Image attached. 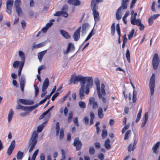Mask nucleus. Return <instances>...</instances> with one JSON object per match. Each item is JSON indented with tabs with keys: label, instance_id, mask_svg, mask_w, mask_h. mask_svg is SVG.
Instances as JSON below:
<instances>
[{
	"label": "nucleus",
	"instance_id": "obj_1",
	"mask_svg": "<svg viewBox=\"0 0 160 160\" xmlns=\"http://www.w3.org/2000/svg\"><path fill=\"white\" fill-rule=\"evenodd\" d=\"M44 123L45 122L39 126L37 127V131L35 130L32 133L28 142V147H30L29 152H31L35 147L38 142L37 138L38 135V132H40L42 131Z\"/></svg>",
	"mask_w": 160,
	"mask_h": 160
},
{
	"label": "nucleus",
	"instance_id": "obj_2",
	"mask_svg": "<svg viewBox=\"0 0 160 160\" xmlns=\"http://www.w3.org/2000/svg\"><path fill=\"white\" fill-rule=\"evenodd\" d=\"M88 77H83L80 75L78 76L72 75L71 76V78L69 81L68 85H71L72 83L75 84L76 83V82H80L81 83V87L83 89V88H85L86 81H88Z\"/></svg>",
	"mask_w": 160,
	"mask_h": 160
},
{
	"label": "nucleus",
	"instance_id": "obj_3",
	"mask_svg": "<svg viewBox=\"0 0 160 160\" xmlns=\"http://www.w3.org/2000/svg\"><path fill=\"white\" fill-rule=\"evenodd\" d=\"M97 86L96 89L98 95L99 99H102L103 103H105L106 102V99L104 97L106 95V92L105 90V86L103 83H102L101 86V92L100 87L99 81L97 80L96 82Z\"/></svg>",
	"mask_w": 160,
	"mask_h": 160
},
{
	"label": "nucleus",
	"instance_id": "obj_4",
	"mask_svg": "<svg viewBox=\"0 0 160 160\" xmlns=\"http://www.w3.org/2000/svg\"><path fill=\"white\" fill-rule=\"evenodd\" d=\"M91 7L92 8V15H93L94 20L95 22H98L100 19L99 16V13L97 11L98 8V5H91Z\"/></svg>",
	"mask_w": 160,
	"mask_h": 160
},
{
	"label": "nucleus",
	"instance_id": "obj_5",
	"mask_svg": "<svg viewBox=\"0 0 160 160\" xmlns=\"http://www.w3.org/2000/svg\"><path fill=\"white\" fill-rule=\"evenodd\" d=\"M155 84V76L154 73H152L150 78L149 86L150 90V93L151 95L153 94Z\"/></svg>",
	"mask_w": 160,
	"mask_h": 160
},
{
	"label": "nucleus",
	"instance_id": "obj_6",
	"mask_svg": "<svg viewBox=\"0 0 160 160\" xmlns=\"http://www.w3.org/2000/svg\"><path fill=\"white\" fill-rule=\"evenodd\" d=\"M159 63V59L158 54L155 53L153 58L152 64L153 68L155 70L157 69Z\"/></svg>",
	"mask_w": 160,
	"mask_h": 160
},
{
	"label": "nucleus",
	"instance_id": "obj_7",
	"mask_svg": "<svg viewBox=\"0 0 160 160\" xmlns=\"http://www.w3.org/2000/svg\"><path fill=\"white\" fill-rule=\"evenodd\" d=\"M93 83V81L92 77H88V81L87 82V84L86 86V90L85 92L86 94L88 95L89 92V89L92 88Z\"/></svg>",
	"mask_w": 160,
	"mask_h": 160
},
{
	"label": "nucleus",
	"instance_id": "obj_8",
	"mask_svg": "<svg viewBox=\"0 0 160 160\" xmlns=\"http://www.w3.org/2000/svg\"><path fill=\"white\" fill-rule=\"evenodd\" d=\"M73 145L76 147L77 150L78 151L81 149L82 143L81 141L79 140L78 137L74 138Z\"/></svg>",
	"mask_w": 160,
	"mask_h": 160
},
{
	"label": "nucleus",
	"instance_id": "obj_9",
	"mask_svg": "<svg viewBox=\"0 0 160 160\" xmlns=\"http://www.w3.org/2000/svg\"><path fill=\"white\" fill-rule=\"evenodd\" d=\"M81 27H80L76 30L73 34V37L74 40L77 41L79 39L80 36Z\"/></svg>",
	"mask_w": 160,
	"mask_h": 160
},
{
	"label": "nucleus",
	"instance_id": "obj_10",
	"mask_svg": "<svg viewBox=\"0 0 160 160\" xmlns=\"http://www.w3.org/2000/svg\"><path fill=\"white\" fill-rule=\"evenodd\" d=\"M74 48L73 44L72 42H70L68 44L67 50L63 51V53L64 55H67L70 51H74Z\"/></svg>",
	"mask_w": 160,
	"mask_h": 160
},
{
	"label": "nucleus",
	"instance_id": "obj_11",
	"mask_svg": "<svg viewBox=\"0 0 160 160\" xmlns=\"http://www.w3.org/2000/svg\"><path fill=\"white\" fill-rule=\"evenodd\" d=\"M15 140H13L12 141L8 149L7 153L8 155L10 156L11 154L15 148Z\"/></svg>",
	"mask_w": 160,
	"mask_h": 160
},
{
	"label": "nucleus",
	"instance_id": "obj_12",
	"mask_svg": "<svg viewBox=\"0 0 160 160\" xmlns=\"http://www.w3.org/2000/svg\"><path fill=\"white\" fill-rule=\"evenodd\" d=\"M89 103L92 106V108L93 109H96L98 107L97 102L95 101V99L93 98L89 99Z\"/></svg>",
	"mask_w": 160,
	"mask_h": 160
},
{
	"label": "nucleus",
	"instance_id": "obj_13",
	"mask_svg": "<svg viewBox=\"0 0 160 160\" xmlns=\"http://www.w3.org/2000/svg\"><path fill=\"white\" fill-rule=\"evenodd\" d=\"M137 143V142L135 140L133 143H131L128 147V151L129 152L133 151L136 148V146Z\"/></svg>",
	"mask_w": 160,
	"mask_h": 160
},
{
	"label": "nucleus",
	"instance_id": "obj_14",
	"mask_svg": "<svg viewBox=\"0 0 160 160\" xmlns=\"http://www.w3.org/2000/svg\"><path fill=\"white\" fill-rule=\"evenodd\" d=\"M19 100L20 103L24 105H32L34 103L33 101L32 100H29L22 99H20Z\"/></svg>",
	"mask_w": 160,
	"mask_h": 160
},
{
	"label": "nucleus",
	"instance_id": "obj_15",
	"mask_svg": "<svg viewBox=\"0 0 160 160\" xmlns=\"http://www.w3.org/2000/svg\"><path fill=\"white\" fill-rule=\"evenodd\" d=\"M159 146L160 148V142H158L152 148V149L153 153L156 154L158 153V152L157 151V150Z\"/></svg>",
	"mask_w": 160,
	"mask_h": 160
},
{
	"label": "nucleus",
	"instance_id": "obj_16",
	"mask_svg": "<svg viewBox=\"0 0 160 160\" xmlns=\"http://www.w3.org/2000/svg\"><path fill=\"white\" fill-rule=\"evenodd\" d=\"M68 2L70 4L74 6H79L81 4L79 0H68Z\"/></svg>",
	"mask_w": 160,
	"mask_h": 160
},
{
	"label": "nucleus",
	"instance_id": "obj_17",
	"mask_svg": "<svg viewBox=\"0 0 160 160\" xmlns=\"http://www.w3.org/2000/svg\"><path fill=\"white\" fill-rule=\"evenodd\" d=\"M49 85V81L48 78H45L43 83L42 88L43 91L46 90L48 88Z\"/></svg>",
	"mask_w": 160,
	"mask_h": 160
},
{
	"label": "nucleus",
	"instance_id": "obj_18",
	"mask_svg": "<svg viewBox=\"0 0 160 160\" xmlns=\"http://www.w3.org/2000/svg\"><path fill=\"white\" fill-rule=\"evenodd\" d=\"M60 33L65 38L69 39L70 38V36L68 32L62 30H60Z\"/></svg>",
	"mask_w": 160,
	"mask_h": 160
},
{
	"label": "nucleus",
	"instance_id": "obj_19",
	"mask_svg": "<svg viewBox=\"0 0 160 160\" xmlns=\"http://www.w3.org/2000/svg\"><path fill=\"white\" fill-rule=\"evenodd\" d=\"M14 114V112L12 109H11L9 111L8 117V121L9 122H10L11 121Z\"/></svg>",
	"mask_w": 160,
	"mask_h": 160
},
{
	"label": "nucleus",
	"instance_id": "obj_20",
	"mask_svg": "<svg viewBox=\"0 0 160 160\" xmlns=\"http://www.w3.org/2000/svg\"><path fill=\"white\" fill-rule=\"evenodd\" d=\"M47 50H45L43 51L39 52L38 54V59L41 62L45 54L46 53Z\"/></svg>",
	"mask_w": 160,
	"mask_h": 160
},
{
	"label": "nucleus",
	"instance_id": "obj_21",
	"mask_svg": "<svg viewBox=\"0 0 160 160\" xmlns=\"http://www.w3.org/2000/svg\"><path fill=\"white\" fill-rule=\"evenodd\" d=\"M98 115L99 118H102L104 116V114L103 113V110L102 108L100 107L98 110Z\"/></svg>",
	"mask_w": 160,
	"mask_h": 160
},
{
	"label": "nucleus",
	"instance_id": "obj_22",
	"mask_svg": "<svg viewBox=\"0 0 160 160\" xmlns=\"http://www.w3.org/2000/svg\"><path fill=\"white\" fill-rule=\"evenodd\" d=\"M18 54L19 56L21 58V63L23 62V63H24L25 57L24 53L22 51H19L18 52Z\"/></svg>",
	"mask_w": 160,
	"mask_h": 160
},
{
	"label": "nucleus",
	"instance_id": "obj_23",
	"mask_svg": "<svg viewBox=\"0 0 160 160\" xmlns=\"http://www.w3.org/2000/svg\"><path fill=\"white\" fill-rule=\"evenodd\" d=\"M110 141L109 139L108 138L105 141L104 146L105 148L107 149H110L111 148V146L110 144Z\"/></svg>",
	"mask_w": 160,
	"mask_h": 160
},
{
	"label": "nucleus",
	"instance_id": "obj_24",
	"mask_svg": "<svg viewBox=\"0 0 160 160\" xmlns=\"http://www.w3.org/2000/svg\"><path fill=\"white\" fill-rule=\"evenodd\" d=\"M148 112H145L144 115V121L143 122H142L141 124V127H143L145 126L146 124L148 118Z\"/></svg>",
	"mask_w": 160,
	"mask_h": 160
},
{
	"label": "nucleus",
	"instance_id": "obj_25",
	"mask_svg": "<svg viewBox=\"0 0 160 160\" xmlns=\"http://www.w3.org/2000/svg\"><path fill=\"white\" fill-rule=\"evenodd\" d=\"M25 80L23 78H22L20 81V86L21 90L22 92L24 91L25 87Z\"/></svg>",
	"mask_w": 160,
	"mask_h": 160
},
{
	"label": "nucleus",
	"instance_id": "obj_26",
	"mask_svg": "<svg viewBox=\"0 0 160 160\" xmlns=\"http://www.w3.org/2000/svg\"><path fill=\"white\" fill-rule=\"evenodd\" d=\"M115 32V23H113L111 27V33L112 36H114Z\"/></svg>",
	"mask_w": 160,
	"mask_h": 160
},
{
	"label": "nucleus",
	"instance_id": "obj_27",
	"mask_svg": "<svg viewBox=\"0 0 160 160\" xmlns=\"http://www.w3.org/2000/svg\"><path fill=\"white\" fill-rule=\"evenodd\" d=\"M126 56L128 62L129 63L130 62V53L128 49H127L126 50Z\"/></svg>",
	"mask_w": 160,
	"mask_h": 160
},
{
	"label": "nucleus",
	"instance_id": "obj_28",
	"mask_svg": "<svg viewBox=\"0 0 160 160\" xmlns=\"http://www.w3.org/2000/svg\"><path fill=\"white\" fill-rule=\"evenodd\" d=\"M84 88H83V89L81 87L80 89L79 95H80V98H81V99H82V98H83L84 96Z\"/></svg>",
	"mask_w": 160,
	"mask_h": 160
},
{
	"label": "nucleus",
	"instance_id": "obj_29",
	"mask_svg": "<svg viewBox=\"0 0 160 160\" xmlns=\"http://www.w3.org/2000/svg\"><path fill=\"white\" fill-rule=\"evenodd\" d=\"M89 24L87 23H83L82 26V32L86 31V29L88 28Z\"/></svg>",
	"mask_w": 160,
	"mask_h": 160
},
{
	"label": "nucleus",
	"instance_id": "obj_30",
	"mask_svg": "<svg viewBox=\"0 0 160 160\" xmlns=\"http://www.w3.org/2000/svg\"><path fill=\"white\" fill-rule=\"evenodd\" d=\"M103 0H92L91 5H98V3L102 2Z\"/></svg>",
	"mask_w": 160,
	"mask_h": 160
},
{
	"label": "nucleus",
	"instance_id": "obj_31",
	"mask_svg": "<svg viewBox=\"0 0 160 160\" xmlns=\"http://www.w3.org/2000/svg\"><path fill=\"white\" fill-rule=\"evenodd\" d=\"M121 10V7H120L117 10L116 13V18L117 20H120L121 18V16L119 14Z\"/></svg>",
	"mask_w": 160,
	"mask_h": 160
},
{
	"label": "nucleus",
	"instance_id": "obj_32",
	"mask_svg": "<svg viewBox=\"0 0 160 160\" xmlns=\"http://www.w3.org/2000/svg\"><path fill=\"white\" fill-rule=\"evenodd\" d=\"M23 152L20 151H19L17 154V157L18 160L22 159L23 157Z\"/></svg>",
	"mask_w": 160,
	"mask_h": 160
},
{
	"label": "nucleus",
	"instance_id": "obj_33",
	"mask_svg": "<svg viewBox=\"0 0 160 160\" xmlns=\"http://www.w3.org/2000/svg\"><path fill=\"white\" fill-rule=\"evenodd\" d=\"M131 133V130H130L127 131L125 133L124 139L125 140H127L129 138V135Z\"/></svg>",
	"mask_w": 160,
	"mask_h": 160
},
{
	"label": "nucleus",
	"instance_id": "obj_34",
	"mask_svg": "<svg viewBox=\"0 0 160 160\" xmlns=\"http://www.w3.org/2000/svg\"><path fill=\"white\" fill-rule=\"evenodd\" d=\"M15 9L18 15H20L22 13V11L20 6L15 7Z\"/></svg>",
	"mask_w": 160,
	"mask_h": 160
},
{
	"label": "nucleus",
	"instance_id": "obj_35",
	"mask_svg": "<svg viewBox=\"0 0 160 160\" xmlns=\"http://www.w3.org/2000/svg\"><path fill=\"white\" fill-rule=\"evenodd\" d=\"M78 105L81 108L84 109L86 107L85 103L83 101H80L78 102Z\"/></svg>",
	"mask_w": 160,
	"mask_h": 160
},
{
	"label": "nucleus",
	"instance_id": "obj_36",
	"mask_svg": "<svg viewBox=\"0 0 160 160\" xmlns=\"http://www.w3.org/2000/svg\"><path fill=\"white\" fill-rule=\"evenodd\" d=\"M24 63H21V65H20L19 69L18 70V75L19 76H20L21 74V71L23 68V67L24 65Z\"/></svg>",
	"mask_w": 160,
	"mask_h": 160
},
{
	"label": "nucleus",
	"instance_id": "obj_37",
	"mask_svg": "<svg viewBox=\"0 0 160 160\" xmlns=\"http://www.w3.org/2000/svg\"><path fill=\"white\" fill-rule=\"evenodd\" d=\"M137 92L134 90L133 92L132 100L133 103H135L137 100Z\"/></svg>",
	"mask_w": 160,
	"mask_h": 160
},
{
	"label": "nucleus",
	"instance_id": "obj_38",
	"mask_svg": "<svg viewBox=\"0 0 160 160\" xmlns=\"http://www.w3.org/2000/svg\"><path fill=\"white\" fill-rule=\"evenodd\" d=\"M64 130L63 128H62L60 129V133L59 138L60 140H62L64 138Z\"/></svg>",
	"mask_w": 160,
	"mask_h": 160
},
{
	"label": "nucleus",
	"instance_id": "obj_39",
	"mask_svg": "<svg viewBox=\"0 0 160 160\" xmlns=\"http://www.w3.org/2000/svg\"><path fill=\"white\" fill-rule=\"evenodd\" d=\"M13 3V0H8L6 2V6L12 7Z\"/></svg>",
	"mask_w": 160,
	"mask_h": 160
},
{
	"label": "nucleus",
	"instance_id": "obj_40",
	"mask_svg": "<svg viewBox=\"0 0 160 160\" xmlns=\"http://www.w3.org/2000/svg\"><path fill=\"white\" fill-rule=\"evenodd\" d=\"M72 112L70 111L69 112L68 114V120L69 123H70L72 121Z\"/></svg>",
	"mask_w": 160,
	"mask_h": 160
},
{
	"label": "nucleus",
	"instance_id": "obj_41",
	"mask_svg": "<svg viewBox=\"0 0 160 160\" xmlns=\"http://www.w3.org/2000/svg\"><path fill=\"white\" fill-rule=\"evenodd\" d=\"M134 30L133 29H132L130 32L129 34L128 35V39L131 40L132 38L134 33Z\"/></svg>",
	"mask_w": 160,
	"mask_h": 160
},
{
	"label": "nucleus",
	"instance_id": "obj_42",
	"mask_svg": "<svg viewBox=\"0 0 160 160\" xmlns=\"http://www.w3.org/2000/svg\"><path fill=\"white\" fill-rule=\"evenodd\" d=\"M50 22L48 23L46 25V27L48 29L52 24L53 22L55 21L54 19H52L50 20Z\"/></svg>",
	"mask_w": 160,
	"mask_h": 160
},
{
	"label": "nucleus",
	"instance_id": "obj_43",
	"mask_svg": "<svg viewBox=\"0 0 160 160\" xmlns=\"http://www.w3.org/2000/svg\"><path fill=\"white\" fill-rule=\"evenodd\" d=\"M38 149L36 150L34 152L33 154L32 155V160H35L38 154Z\"/></svg>",
	"mask_w": 160,
	"mask_h": 160
},
{
	"label": "nucleus",
	"instance_id": "obj_44",
	"mask_svg": "<svg viewBox=\"0 0 160 160\" xmlns=\"http://www.w3.org/2000/svg\"><path fill=\"white\" fill-rule=\"evenodd\" d=\"M107 136V132L106 129H103L102 130V137L103 139L105 138Z\"/></svg>",
	"mask_w": 160,
	"mask_h": 160
},
{
	"label": "nucleus",
	"instance_id": "obj_45",
	"mask_svg": "<svg viewBox=\"0 0 160 160\" xmlns=\"http://www.w3.org/2000/svg\"><path fill=\"white\" fill-rule=\"evenodd\" d=\"M21 62L15 61L13 63V67L15 68H18L20 64L21 65Z\"/></svg>",
	"mask_w": 160,
	"mask_h": 160
},
{
	"label": "nucleus",
	"instance_id": "obj_46",
	"mask_svg": "<svg viewBox=\"0 0 160 160\" xmlns=\"http://www.w3.org/2000/svg\"><path fill=\"white\" fill-rule=\"evenodd\" d=\"M116 31L118 36L121 35V31L120 25L119 23L116 25Z\"/></svg>",
	"mask_w": 160,
	"mask_h": 160
},
{
	"label": "nucleus",
	"instance_id": "obj_47",
	"mask_svg": "<svg viewBox=\"0 0 160 160\" xmlns=\"http://www.w3.org/2000/svg\"><path fill=\"white\" fill-rule=\"evenodd\" d=\"M34 86L35 89V96L36 97H37L39 93V89L38 87L36 85L34 84Z\"/></svg>",
	"mask_w": 160,
	"mask_h": 160
},
{
	"label": "nucleus",
	"instance_id": "obj_48",
	"mask_svg": "<svg viewBox=\"0 0 160 160\" xmlns=\"http://www.w3.org/2000/svg\"><path fill=\"white\" fill-rule=\"evenodd\" d=\"M95 149L93 147H90L89 149V152L90 154L93 155L95 153Z\"/></svg>",
	"mask_w": 160,
	"mask_h": 160
},
{
	"label": "nucleus",
	"instance_id": "obj_49",
	"mask_svg": "<svg viewBox=\"0 0 160 160\" xmlns=\"http://www.w3.org/2000/svg\"><path fill=\"white\" fill-rule=\"evenodd\" d=\"M44 45V43L43 42H41L37 44L36 46H34L33 48H39L43 47Z\"/></svg>",
	"mask_w": 160,
	"mask_h": 160
},
{
	"label": "nucleus",
	"instance_id": "obj_50",
	"mask_svg": "<svg viewBox=\"0 0 160 160\" xmlns=\"http://www.w3.org/2000/svg\"><path fill=\"white\" fill-rule=\"evenodd\" d=\"M12 9V7L6 6V11L9 14H10L11 13Z\"/></svg>",
	"mask_w": 160,
	"mask_h": 160
},
{
	"label": "nucleus",
	"instance_id": "obj_51",
	"mask_svg": "<svg viewBox=\"0 0 160 160\" xmlns=\"http://www.w3.org/2000/svg\"><path fill=\"white\" fill-rule=\"evenodd\" d=\"M120 7L121 8H122L123 9H126L127 7V3L122 2V5Z\"/></svg>",
	"mask_w": 160,
	"mask_h": 160
},
{
	"label": "nucleus",
	"instance_id": "obj_52",
	"mask_svg": "<svg viewBox=\"0 0 160 160\" xmlns=\"http://www.w3.org/2000/svg\"><path fill=\"white\" fill-rule=\"evenodd\" d=\"M129 128V125H126L124 127H123L122 130V133H123L127 129H128Z\"/></svg>",
	"mask_w": 160,
	"mask_h": 160
},
{
	"label": "nucleus",
	"instance_id": "obj_53",
	"mask_svg": "<svg viewBox=\"0 0 160 160\" xmlns=\"http://www.w3.org/2000/svg\"><path fill=\"white\" fill-rule=\"evenodd\" d=\"M21 24L22 28L23 29H25L26 24L25 21L24 20H22L21 22Z\"/></svg>",
	"mask_w": 160,
	"mask_h": 160
},
{
	"label": "nucleus",
	"instance_id": "obj_54",
	"mask_svg": "<svg viewBox=\"0 0 160 160\" xmlns=\"http://www.w3.org/2000/svg\"><path fill=\"white\" fill-rule=\"evenodd\" d=\"M21 1L20 0H16L15 1V7L20 6Z\"/></svg>",
	"mask_w": 160,
	"mask_h": 160
},
{
	"label": "nucleus",
	"instance_id": "obj_55",
	"mask_svg": "<svg viewBox=\"0 0 160 160\" xmlns=\"http://www.w3.org/2000/svg\"><path fill=\"white\" fill-rule=\"evenodd\" d=\"M92 30H92V31L91 32L89 33L88 36L87 38H86L84 42H86L88 40L91 38V37H92Z\"/></svg>",
	"mask_w": 160,
	"mask_h": 160
},
{
	"label": "nucleus",
	"instance_id": "obj_56",
	"mask_svg": "<svg viewBox=\"0 0 160 160\" xmlns=\"http://www.w3.org/2000/svg\"><path fill=\"white\" fill-rule=\"evenodd\" d=\"M59 94V93L58 92H56L54 94L52 97V101H54L55 98Z\"/></svg>",
	"mask_w": 160,
	"mask_h": 160
},
{
	"label": "nucleus",
	"instance_id": "obj_57",
	"mask_svg": "<svg viewBox=\"0 0 160 160\" xmlns=\"http://www.w3.org/2000/svg\"><path fill=\"white\" fill-rule=\"evenodd\" d=\"M153 20V19L152 18H151V17L149 18L148 22L150 26H151L152 25Z\"/></svg>",
	"mask_w": 160,
	"mask_h": 160
},
{
	"label": "nucleus",
	"instance_id": "obj_58",
	"mask_svg": "<svg viewBox=\"0 0 160 160\" xmlns=\"http://www.w3.org/2000/svg\"><path fill=\"white\" fill-rule=\"evenodd\" d=\"M94 145L96 148L100 149L101 148L100 144L99 142H96Z\"/></svg>",
	"mask_w": 160,
	"mask_h": 160
},
{
	"label": "nucleus",
	"instance_id": "obj_59",
	"mask_svg": "<svg viewBox=\"0 0 160 160\" xmlns=\"http://www.w3.org/2000/svg\"><path fill=\"white\" fill-rule=\"evenodd\" d=\"M62 12L57 11L54 14V16H59L62 14Z\"/></svg>",
	"mask_w": 160,
	"mask_h": 160
},
{
	"label": "nucleus",
	"instance_id": "obj_60",
	"mask_svg": "<svg viewBox=\"0 0 160 160\" xmlns=\"http://www.w3.org/2000/svg\"><path fill=\"white\" fill-rule=\"evenodd\" d=\"M98 158L101 160H103L104 158V156L103 154L101 153H99L98 155Z\"/></svg>",
	"mask_w": 160,
	"mask_h": 160
},
{
	"label": "nucleus",
	"instance_id": "obj_61",
	"mask_svg": "<svg viewBox=\"0 0 160 160\" xmlns=\"http://www.w3.org/2000/svg\"><path fill=\"white\" fill-rule=\"evenodd\" d=\"M141 24V20L140 19L136 20L135 25H136L137 26H140Z\"/></svg>",
	"mask_w": 160,
	"mask_h": 160
},
{
	"label": "nucleus",
	"instance_id": "obj_62",
	"mask_svg": "<svg viewBox=\"0 0 160 160\" xmlns=\"http://www.w3.org/2000/svg\"><path fill=\"white\" fill-rule=\"evenodd\" d=\"M155 2L154 1L152 2L151 7V9L152 11L155 12Z\"/></svg>",
	"mask_w": 160,
	"mask_h": 160
},
{
	"label": "nucleus",
	"instance_id": "obj_63",
	"mask_svg": "<svg viewBox=\"0 0 160 160\" xmlns=\"http://www.w3.org/2000/svg\"><path fill=\"white\" fill-rule=\"evenodd\" d=\"M68 10V7L66 5H64L62 9V12H66Z\"/></svg>",
	"mask_w": 160,
	"mask_h": 160
},
{
	"label": "nucleus",
	"instance_id": "obj_64",
	"mask_svg": "<svg viewBox=\"0 0 160 160\" xmlns=\"http://www.w3.org/2000/svg\"><path fill=\"white\" fill-rule=\"evenodd\" d=\"M73 121L75 124L78 127L79 126V123H78V118L77 117H76L74 119Z\"/></svg>",
	"mask_w": 160,
	"mask_h": 160
}]
</instances>
